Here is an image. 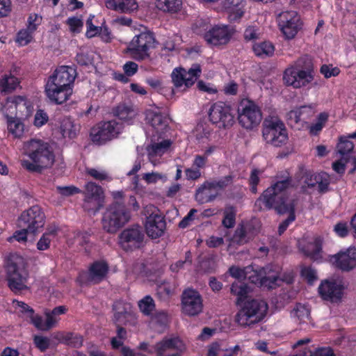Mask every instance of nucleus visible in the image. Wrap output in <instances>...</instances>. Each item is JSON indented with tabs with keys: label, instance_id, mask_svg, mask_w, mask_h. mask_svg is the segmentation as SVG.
<instances>
[{
	"label": "nucleus",
	"instance_id": "f257e3e1",
	"mask_svg": "<svg viewBox=\"0 0 356 356\" xmlns=\"http://www.w3.org/2000/svg\"><path fill=\"white\" fill-rule=\"evenodd\" d=\"M283 179L277 180L275 184L266 189L261 195L256 200L255 206L261 209L263 203L266 209H275L279 214L289 213L288 218L282 221L278 227V233L282 235L289 225L296 220V200L293 199L288 201L286 190L291 186L292 179L288 172Z\"/></svg>",
	"mask_w": 356,
	"mask_h": 356
},
{
	"label": "nucleus",
	"instance_id": "f03ea898",
	"mask_svg": "<svg viewBox=\"0 0 356 356\" xmlns=\"http://www.w3.org/2000/svg\"><path fill=\"white\" fill-rule=\"evenodd\" d=\"M76 76V70L72 67L62 65L56 69L44 86L45 95L51 103L60 105L70 99Z\"/></svg>",
	"mask_w": 356,
	"mask_h": 356
},
{
	"label": "nucleus",
	"instance_id": "7ed1b4c3",
	"mask_svg": "<svg viewBox=\"0 0 356 356\" xmlns=\"http://www.w3.org/2000/svg\"><path fill=\"white\" fill-rule=\"evenodd\" d=\"M26 154L31 161L22 160L23 168L31 172H41L51 167L55 155L50 145L40 139H31L26 144Z\"/></svg>",
	"mask_w": 356,
	"mask_h": 356
},
{
	"label": "nucleus",
	"instance_id": "20e7f679",
	"mask_svg": "<svg viewBox=\"0 0 356 356\" xmlns=\"http://www.w3.org/2000/svg\"><path fill=\"white\" fill-rule=\"evenodd\" d=\"M8 285L15 293L26 289L29 278L27 263L24 258L17 253H10L5 261Z\"/></svg>",
	"mask_w": 356,
	"mask_h": 356
},
{
	"label": "nucleus",
	"instance_id": "39448f33",
	"mask_svg": "<svg viewBox=\"0 0 356 356\" xmlns=\"http://www.w3.org/2000/svg\"><path fill=\"white\" fill-rule=\"evenodd\" d=\"M130 217V213L125 205L115 201L107 207L103 214V229L107 233L115 234L129 222Z\"/></svg>",
	"mask_w": 356,
	"mask_h": 356
},
{
	"label": "nucleus",
	"instance_id": "423d86ee",
	"mask_svg": "<svg viewBox=\"0 0 356 356\" xmlns=\"http://www.w3.org/2000/svg\"><path fill=\"white\" fill-rule=\"evenodd\" d=\"M262 136L266 143L274 147H282L289 139L284 123L276 115H268L264 119L262 124Z\"/></svg>",
	"mask_w": 356,
	"mask_h": 356
},
{
	"label": "nucleus",
	"instance_id": "0eeeda50",
	"mask_svg": "<svg viewBox=\"0 0 356 356\" xmlns=\"http://www.w3.org/2000/svg\"><path fill=\"white\" fill-rule=\"evenodd\" d=\"M268 305L263 300L250 299L244 302L236 315V322L243 327L257 323L266 316Z\"/></svg>",
	"mask_w": 356,
	"mask_h": 356
},
{
	"label": "nucleus",
	"instance_id": "6e6552de",
	"mask_svg": "<svg viewBox=\"0 0 356 356\" xmlns=\"http://www.w3.org/2000/svg\"><path fill=\"white\" fill-rule=\"evenodd\" d=\"M202 74V67L199 63H194L188 71L182 67L175 68L171 73V80L175 88L171 89V95L176 90L184 92L192 87Z\"/></svg>",
	"mask_w": 356,
	"mask_h": 356
},
{
	"label": "nucleus",
	"instance_id": "1a4fd4ad",
	"mask_svg": "<svg viewBox=\"0 0 356 356\" xmlns=\"http://www.w3.org/2000/svg\"><path fill=\"white\" fill-rule=\"evenodd\" d=\"M238 121L245 129L252 130L262 120V112L259 106L253 101L243 99L238 106Z\"/></svg>",
	"mask_w": 356,
	"mask_h": 356
},
{
	"label": "nucleus",
	"instance_id": "9d476101",
	"mask_svg": "<svg viewBox=\"0 0 356 356\" xmlns=\"http://www.w3.org/2000/svg\"><path fill=\"white\" fill-rule=\"evenodd\" d=\"M156 39L152 32L145 31L134 36L127 47V52L136 60L149 57V50L155 47Z\"/></svg>",
	"mask_w": 356,
	"mask_h": 356
},
{
	"label": "nucleus",
	"instance_id": "9b49d317",
	"mask_svg": "<svg viewBox=\"0 0 356 356\" xmlns=\"http://www.w3.org/2000/svg\"><path fill=\"white\" fill-rule=\"evenodd\" d=\"M209 121L218 128L227 129L234 124L235 114L232 106L222 101L213 103L208 111Z\"/></svg>",
	"mask_w": 356,
	"mask_h": 356
},
{
	"label": "nucleus",
	"instance_id": "f8f14e48",
	"mask_svg": "<svg viewBox=\"0 0 356 356\" xmlns=\"http://www.w3.org/2000/svg\"><path fill=\"white\" fill-rule=\"evenodd\" d=\"M81 193L84 197L82 206L84 211L95 214L104 207V194L103 188L95 182H87L84 186V190H81Z\"/></svg>",
	"mask_w": 356,
	"mask_h": 356
},
{
	"label": "nucleus",
	"instance_id": "ddd939ff",
	"mask_svg": "<svg viewBox=\"0 0 356 356\" xmlns=\"http://www.w3.org/2000/svg\"><path fill=\"white\" fill-rule=\"evenodd\" d=\"M121 129L122 125L115 120L100 122L92 128L90 134V139L96 145H104L118 137Z\"/></svg>",
	"mask_w": 356,
	"mask_h": 356
},
{
	"label": "nucleus",
	"instance_id": "4468645a",
	"mask_svg": "<svg viewBox=\"0 0 356 356\" xmlns=\"http://www.w3.org/2000/svg\"><path fill=\"white\" fill-rule=\"evenodd\" d=\"M145 232L138 225L124 229L119 235L120 247L126 252H132L145 245Z\"/></svg>",
	"mask_w": 356,
	"mask_h": 356
},
{
	"label": "nucleus",
	"instance_id": "2eb2a0df",
	"mask_svg": "<svg viewBox=\"0 0 356 356\" xmlns=\"http://www.w3.org/2000/svg\"><path fill=\"white\" fill-rule=\"evenodd\" d=\"M45 222V216L41 207L34 205L24 211L17 219L18 227H26L30 234H35L42 228Z\"/></svg>",
	"mask_w": 356,
	"mask_h": 356
},
{
	"label": "nucleus",
	"instance_id": "dca6fc26",
	"mask_svg": "<svg viewBox=\"0 0 356 356\" xmlns=\"http://www.w3.org/2000/svg\"><path fill=\"white\" fill-rule=\"evenodd\" d=\"M277 22L281 32L287 40L294 38L302 26L300 16L293 10L281 13L277 17Z\"/></svg>",
	"mask_w": 356,
	"mask_h": 356
},
{
	"label": "nucleus",
	"instance_id": "f3484780",
	"mask_svg": "<svg viewBox=\"0 0 356 356\" xmlns=\"http://www.w3.org/2000/svg\"><path fill=\"white\" fill-rule=\"evenodd\" d=\"M232 179L233 177L232 175H227L217 181H205L197 189L195 193V200L200 204L213 201L218 196V193L211 194L210 191L216 188L222 190L232 183Z\"/></svg>",
	"mask_w": 356,
	"mask_h": 356
},
{
	"label": "nucleus",
	"instance_id": "a211bd4d",
	"mask_svg": "<svg viewBox=\"0 0 356 356\" xmlns=\"http://www.w3.org/2000/svg\"><path fill=\"white\" fill-rule=\"evenodd\" d=\"M283 79L287 86L300 88L310 83L314 76L311 70H305L298 66H291L284 70Z\"/></svg>",
	"mask_w": 356,
	"mask_h": 356
},
{
	"label": "nucleus",
	"instance_id": "6ab92c4d",
	"mask_svg": "<svg viewBox=\"0 0 356 356\" xmlns=\"http://www.w3.org/2000/svg\"><path fill=\"white\" fill-rule=\"evenodd\" d=\"M330 262L342 272H350L356 268V248L350 246L330 257Z\"/></svg>",
	"mask_w": 356,
	"mask_h": 356
},
{
	"label": "nucleus",
	"instance_id": "aec40b11",
	"mask_svg": "<svg viewBox=\"0 0 356 356\" xmlns=\"http://www.w3.org/2000/svg\"><path fill=\"white\" fill-rule=\"evenodd\" d=\"M183 312L190 316L198 315L203 309V300L200 293L193 289H185L181 295Z\"/></svg>",
	"mask_w": 356,
	"mask_h": 356
},
{
	"label": "nucleus",
	"instance_id": "412c9836",
	"mask_svg": "<svg viewBox=\"0 0 356 356\" xmlns=\"http://www.w3.org/2000/svg\"><path fill=\"white\" fill-rule=\"evenodd\" d=\"M146 124H148L152 130L153 136H157L161 138L170 129L169 117L161 112L149 110L145 113Z\"/></svg>",
	"mask_w": 356,
	"mask_h": 356
},
{
	"label": "nucleus",
	"instance_id": "4be33fe9",
	"mask_svg": "<svg viewBox=\"0 0 356 356\" xmlns=\"http://www.w3.org/2000/svg\"><path fill=\"white\" fill-rule=\"evenodd\" d=\"M185 350V343L177 336L165 337L156 343V356H180Z\"/></svg>",
	"mask_w": 356,
	"mask_h": 356
},
{
	"label": "nucleus",
	"instance_id": "5701e85b",
	"mask_svg": "<svg viewBox=\"0 0 356 356\" xmlns=\"http://www.w3.org/2000/svg\"><path fill=\"white\" fill-rule=\"evenodd\" d=\"M67 312V308L64 305L56 307L51 311L47 310L44 312L45 321H43L42 316L36 317L34 321L35 327L38 330L47 332L53 328L58 322L60 318L58 316L65 314Z\"/></svg>",
	"mask_w": 356,
	"mask_h": 356
},
{
	"label": "nucleus",
	"instance_id": "b1692460",
	"mask_svg": "<svg viewBox=\"0 0 356 356\" xmlns=\"http://www.w3.org/2000/svg\"><path fill=\"white\" fill-rule=\"evenodd\" d=\"M232 35L228 26H214L206 31L203 38L212 46H220L229 42Z\"/></svg>",
	"mask_w": 356,
	"mask_h": 356
},
{
	"label": "nucleus",
	"instance_id": "393cba45",
	"mask_svg": "<svg viewBox=\"0 0 356 356\" xmlns=\"http://www.w3.org/2000/svg\"><path fill=\"white\" fill-rule=\"evenodd\" d=\"M109 264L105 259L95 260L88 268L87 281L93 284H99L107 277L109 273Z\"/></svg>",
	"mask_w": 356,
	"mask_h": 356
},
{
	"label": "nucleus",
	"instance_id": "a878e982",
	"mask_svg": "<svg viewBox=\"0 0 356 356\" xmlns=\"http://www.w3.org/2000/svg\"><path fill=\"white\" fill-rule=\"evenodd\" d=\"M322 299L331 302L341 300L343 294V287L335 281H322L318 289Z\"/></svg>",
	"mask_w": 356,
	"mask_h": 356
},
{
	"label": "nucleus",
	"instance_id": "bb28decb",
	"mask_svg": "<svg viewBox=\"0 0 356 356\" xmlns=\"http://www.w3.org/2000/svg\"><path fill=\"white\" fill-rule=\"evenodd\" d=\"M145 230L149 237L156 239L163 235L166 229V222L163 216L151 214L146 218Z\"/></svg>",
	"mask_w": 356,
	"mask_h": 356
},
{
	"label": "nucleus",
	"instance_id": "cd10ccee",
	"mask_svg": "<svg viewBox=\"0 0 356 356\" xmlns=\"http://www.w3.org/2000/svg\"><path fill=\"white\" fill-rule=\"evenodd\" d=\"M114 312L113 321L115 323L126 325L134 317L133 307L131 303L119 300L113 305Z\"/></svg>",
	"mask_w": 356,
	"mask_h": 356
},
{
	"label": "nucleus",
	"instance_id": "c85d7f7f",
	"mask_svg": "<svg viewBox=\"0 0 356 356\" xmlns=\"http://www.w3.org/2000/svg\"><path fill=\"white\" fill-rule=\"evenodd\" d=\"M106 6L108 9L120 13H131L138 8L136 0H107Z\"/></svg>",
	"mask_w": 356,
	"mask_h": 356
},
{
	"label": "nucleus",
	"instance_id": "c756f323",
	"mask_svg": "<svg viewBox=\"0 0 356 356\" xmlns=\"http://www.w3.org/2000/svg\"><path fill=\"white\" fill-rule=\"evenodd\" d=\"M323 241L321 237H316L313 242L308 243L302 247V252L312 260L321 257Z\"/></svg>",
	"mask_w": 356,
	"mask_h": 356
},
{
	"label": "nucleus",
	"instance_id": "7c9ffc66",
	"mask_svg": "<svg viewBox=\"0 0 356 356\" xmlns=\"http://www.w3.org/2000/svg\"><path fill=\"white\" fill-rule=\"evenodd\" d=\"M113 115L122 121L130 124L136 115V111L131 106L124 104H120L113 110Z\"/></svg>",
	"mask_w": 356,
	"mask_h": 356
},
{
	"label": "nucleus",
	"instance_id": "2f4dec72",
	"mask_svg": "<svg viewBox=\"0 0 356 356\" xmlns=\"http://www.w3.org/2000/svg\"><path fill=\"white\" fill-rule=\"evenodd\" d=\"M230 291L232 295L237 296L236 305H239L247 298L249 287L246 283L237 280L232 283Z\"/></svg>",
	"mask_w": 356,
	"mask_h": 356
},
{
	"label": "nucleus",
	"instance_id": "473e14b6",
	"mask_svg": "<svg viewBox=\"0 0 356 356\" xmlns=\"http://www.w3.org/2000/svg\"><path fill=\"white\" fill-rule=\"evenodd\" d=\"M254 54L260 58L270 57L275 51L274 45L268 41L255 43L252 47Z\"/></svg>",
	"mask_w": 356,
	"mask_h": 356
},
{
	"label": "nucleus",
	"instance_id": "72a5a7b5",
	"mask_svg": "<svg viewBox=\"0 0 356 356\" xmlns=\"http://www.w3.org/2000/svg\"><path fill=\"white\" fill-rule=\"evenodd\" d=\"M312 113L313 111L311 106H302L295 110L291 111L289 113V116L290 119H293L296 123H298L309 120Z\"/></svg>",
	"mask_w": 356,
	"mask_h": 356
},
{
	"label": "nucleus",
	"instance_id": "f704fd0d",
	"mask_svg": "<svg viewBox=\"0 0 356 356\" xmlns=\"http://www.w3.org/2000/svg\"><path fill=\"white\" fill-rule=\"evenodd\" d=\"M156 7L163 12L176 13L182 6V0H156Z\"/></svg>",
	"mask_w": 356,
	"mask_h": 356
},
{
	"label": "nucleus",
	"instance_id": "c9c22d12",
	"mask_svg": "<svg viewBox=\"0 0 356 356\" xmlns=\"http://www.w3.org/2000/svg\"><path fill=\"white\" fill-rule=\"evenodd\" d=\"M60 341L72 348H80L83 345V337L76 333L65 332L61 334L60 338Z\"/></svg>",
	"mask_w": 356,
	"mask_h": 356
},
{
	"label": "nucleus",
	"instance_id": "e433bc0d",
	"mask_svg": "<svg viewBox=\"0 0 356 356\" xmlns=\"http://www.w3.org/2000/svg\"><path fill=\"white\" fill-rule=\"evenodd\" d=\"M19 81L17 77L12 74H5L0 79V90L3 92H10L15 90Z\"/></svg>",
	"mask_w": 356,
	"mask_h": 356
},
{
	"label": "nucleus",
	"instance_id": "4c0bfd02",
	"mask_svg": "<svg viewBox=\"0 0 356 356\" xmlns=\"http://www.w3.org/2000/svg\"><path fill=\"white\" fill-rule=\"evenodd\" d=\"M60 132L63 138L73 139L76 138V129L74 122L69 118H65L61 121Z\"/></svg>",
	"mask_w": 356,
	"mask_h": 356
},
{
	"label": "nucleus",
	"instance_id": "58836bf2",
	"mask_svg": "<svg viewBox=\"0 0 356 356\" xmlns=\"http://www.w3.org/2000/svg\"><path fill=\"white\" fill-rule=\"evenodd\" d=\"M172 141L169 139H165L159 143L152 144L148 148L149 154L151 156H161L170 147Z\"/></svg>",
	"mask_w": 356,
	"mask_h": 356
},
{
	"label": "nucleus",
	"instance_id": "ea45409f",
	"mask_svg": "<svg viewBox=\"0 0 356 356\" xmlns=\"http://www.w3.org/2000/svg\"><path fill=\"white\" fill-rule=\"evenodd\" d=\"M291 316L298 321V323H306L309 318L310 311L306 306L299 303L296 305L293 311L291 312Z\"/></svg>",
	"mask_w": 356,
	"mask_h": 356
},
{
	"label": "nucleus",
	"instance_id": "a19ab883",
	"mask_svg": "<svg viewBox=\"0 0 356 356\" xmlns=\"http://www.w3.org/2000/svg\"><path fill=\"white\" fill-rule=\"evenodd\" d=\"M8 129L15 137L19 138L24 133V125L18 118L8 117Z\"/></svg>",
	"mask_w": 356,
	"mask_h": 356
},
{
	"label": "nucleus",
	"instance_id": "79ce46f5",
	"mask_svg": "<svg viewBox=\"0 0 356 356\" xmlns=\"http://www.w3.org/2000/svg\"><path fill=\"white\" fill-rule=\"evenodd\" d=\"M138 307L145 316H149L155 310L156 305L152 296L147 295L139 300Z\"/></svg>",
	"mask_w": 356,
	"mask_h": 356
},
{
	"label": "nucleus",
	"instance_id": "37998d69",
	"mask_svg": "<svg viewBox=\"0 0 356 356\" xmlns=\"http://www.w3.org/2000/svg\"><path fill=\"white\" fill-rule=\"evenodd\" d=\"M330 179L327 173L321 172L317 173V179L315 186H317L318 192L320 194H325L330 191Z\"/></svg>",
	"mask_w": 356,
	"mask_h": 356
},
{
	"label": "nucleus",
	"instance_id": "c03bdc74",
	"mask_svg": "<svg viewBox=\"0 0 356 356\" xmlns=\"http://www.w3.org/2000/svg\"><path fill=\"white\" fill-rule=\"evenodd\" d=\"M222 224L226 228L234 227L236 224V210L234 207L229 206L225 208Z\"/></svg>",
	"mask_w": 356,
	"mask_h": 356
},
{
	"label": "nucleus",
	"instance_id": "a18cd8bd",
	"mask_svg": "<svg viewBox=\"0 0 356 356\" xmlns=\"http://www.w3.org/2000/svg\"><path fill=\"white\" fill-rule=\"evenodd\" d=\"M33 32L27 29H22L16 35L15 42L19 46H26L33 40Z\"/></svg>",
	"mask_w": 356,
	"mask_h": 356
},
{
	"label": "nucleus",
	"instance_id": "49530a36",
	"mask_svg": "<svg viewBox=\"0 0 356 356\" xmlns=\"http://www.w3.org/2000/svg\"><path fill=\"white\" fill-rule=\"evenodd\" d=\"M13 302L20 308L21 313L26 314V317L30 319V323L35 327L34 321L36 317L40 316V315L35 314L34 309L24 302L15 300Z\"/></svg>",
	"mask_w": 356,
	"mask_h": 356
},
{
	"label": "nucleus",
	"instance_id": "de8ad7c7",
	"mask_svg": "<svg viewBox=\"0 0 356 356\" xmlns=\"http://www.w3.org/2000/svg\"><path fill=\"white\" fill-rule=\"evenodd\" d=\"M354 149V144L352 141L348 140L346 137H341L339 139V142L337 144V149L338 152L342 155L345 156L349 153H350Z\"/></svg>",
	"mask_w": 356,
	"mask_h": 356
},
{
	"label": "nucleus",
	"instance_id": "09e8293b",
	"mask_svg": "<svg viewBox=\"0 0 356 356\" xmlns=\"http://www.w3.org/2000/svg\"><path fill=\"white\" fill-rule=\"evenodd\" d=\"M232 240L238 245H243L248 242L246 229L243 225H238L233 235Z\"/></svg>",
	"mask_w": 356,
	"mask_h": 356
},
{
	"label": "nucleus",
	"instance_id": "8fccbe9b",
	"mask_svg": "<svg viewBox=\"0 0 356 356\" xmlns=\"http://www.w3.org/2000/svg\"><path fill=\"white\" fill-rule=\"evenodd\" d=\"M282 280L277 275L264 276L260 279V284L268 289H275L280 286Z\"/></svg>",
	"mask_w": 356,
	"mask_h": 356
},
{
	"label": "nucleus",
	"instance_id": "3c124183",
	"mask_svg": "<svg viewBox=\"0 0 356 356\" xmlns=\"http://www.w3.org/2000/svg\"><path fill=\"white\" fill-rule=\"evenodd\" d=\"M300 275L307 280L309 284H313L318 279L316 271L312 266H305L302 268Z\"/></svg>",
	"mask_w": 356,
	"mask_h": 356
},
{
	"label": "nucleus",
	"instance_id": "603ef678",
	"mask_svg": "<svg viewBox=\"0 0 356 356\" xmlns=\"http://www.w3.org/2000/svg\"><path fill=\"white\" fill-rule=\"evenodd\" d=\"M67 24L69 26L71 32L79 33L83 28V22L76 17H71L67 19Z\"/></svg>",
	"mask_w": 356,
	"mask_h": 356
},
{
	"label": "nucleus",
	"instance_id": "864d4df0",
	"mask_svg": "<svg viewBox=\"0 0 356 356\" xmlns=\"http://www.w3.org/2000/svg\"><path fill=\"white\" fill-rule=\"evenodd\" d=\"M33 343L35 347L41 352L46 351L50 346L49 339L40 335H35L33 337Z\"/></svg>",
	"mask_w": 356,
	"mask_h": 356
},
{
	"label": "nucleus",
	"instance_id": "5fc2aeb1",
	"mask_svg": "<svg viewBox=\"0 0 356 356\" xmlns=\"http://www.w3.org/2000/svg\"><path fill=\"white\" fill-rule=\"evenodd\" d=\"M42 17L36 13H31L27 19L26 28L33 33L41 23Z\"/></svg>",
	"mask_w": 356,
	"mask_h": 356
},
{
	"label": "nucleus",
	"instance_id": "6e6d98bb",
	"mask_svg": "<svg viewBox=\"0 0 356 356\" xmlns=\"http://www.w3.org/2000/svg\"><path fill=\"white\" fill-rule=\"evenodd\" d=\"M57 191L63 196H71L81 193V190L74 186H57Z\"/></svg>",
	"mask_w": 356,
	"mask_h": 356
},
{
	"label": "nucleus",
	"instance_id": "4d7b16f0",
	"mask_svg": "<svg viewBox=\"0 0 356 356\" xmlns=\"http://www.w3.org/2000/svg\"><path fill=\"white\" fill-rule=\"evenodd\" d=\"M259 29L255 26H248L244 31L243 36L246 41L255 40L259 38Z\"/></svg>",
	"mask_w": 356,
	"mask_h": 356
},
{
	"label": "nucleus",
	"instance_id": "13d9d810",
	"mask_svg": "<svg viewBox=\"0 0 356 356\" xmlns=\"http://www.w3.org/2000/svg\"><path fill=\"white\" fill-rule=\"evenodd\" d=\"M259 171L257 169H254L252 170L250 178H249V185L250 186V191L253 194H256L257 193V185L259 183Z\"/></svg>",
	"mask_w": 356,
	"mask_h": 356
},
{
	"label": "nucleus",
	"instance_id": "bf43d9fd",
	"mask_svg": "<svg viewBox=\"0 0 356 356\" xmlns=\"http://www.w3.org/2000/svg\"><path fill=\"white\" fill-rule=\"evenodd\" d=\"M49 120L48 115L42 109L36 111L34 117V125L37 127H41L45 124Z\"/></svg>",
	"mask_w": 356,
	"mask_h": 356
},
{
	"label": "nucleus",
	"instance_id": "052dcab7",
	"mask_svg": "<svg viewBox=\"0 0 356 356\" xmlns=\"http://www.w3.org/2000/svg\"><path fill=\"white\" fill-rule=\"evenodd\" d=\"M335 234L341 238H344L348 235L349 229L347 222H339L334 227Z\"/></svg>",
	"mask_w": 356,
	"mask_h": 356
},
{
	"label": "nucleus",
	"instance_id": "680f3d73",
	"mask_svg": "<svg viewBox=\"0 0 356 356\" xmlns=\"http://www.w3.org/2000/svg\"><path fill=\"white\" fill-rule=\"evenodd\" d=\"M321 72L324 75V76L327 79L330 78L332 76H337L340 73V70L337 67L330 68L327 65H323L321 67Z\"/></svg>",
	"mask_w": 356,
	"mask_h": 356
},
{
	"label": "nucleus",
	"instance_id": "e2e57ef3",
	"mask_svg": "<svg viewBox=\"0 0 356 356\" xmlns=\"http://www.w3.org/2000/svg\"><path fill=\"white\" fill-rule=\"evenodd\" d=\"M12 10L10 0H0V18L8 17Z\"/></svg>",
	"mask_w": 356,
	"mask_h": 356
},
{
	"label": "nucleus",
	"instance_id": "0e129e2a",
	"mask_svg": "<svg viewBox=\"0 0 356 356\" xmlns=\"http://www.w3.org/2000/svg\"><path fill=\"white\" fill-rule=\"evenodd\" d=\"M304 184L309 188L315 187V182L317 179V174L312 173L311 171H306L304 173Z\"/></svg>",
	"mask_w": 356,
	"mask_h": 356
},
{
	"label": "nucleus",
	"instance_id": "69168bd1",
	"mask_svg": "<svg viewBox=\"0 0 356 356\" xmlns=\"http://www.w3.org/2000/svg\"><path fill=\"white\" fill-rule=\"evenodd\" d=\"M87 173L98 181L106 180L108 178V174L105 171H99L95 168L88 169Z\"/></svg>",
	"mask_w": 356,
	"mask_h": 356
},
{
	"label": "nucleus",
	"instance_id": "338daca9",
	"mask_svg": "<svg viewBox=\"0 0 356 356\" xmlns=\"http://www.w3.org/2000/svg\"><path fill=\"white\" fill-rule=\"evenodd\" d=\"M20 229L16 231L13 236L10 238H14L18 242H25L27 241V234H30V232L26 227H19Z\"/></svg>",
	"mask_w": 356,
	"mask_h": 356
},
{
	"label": "nucleus",
	"instance_id": "774afa93",
	"mask_svg": "<svg viewBox=\"0 0 356 356\" xmlns=\"http://www.w3.org/2000/svg\"><path fill=\"white\" fill-rule=\"evenodd\" d=\"M50 242L51 238L49 234H43L37 243V248L39 250H46L49 248Z\"/></svg>",
	"mask_w": 356,
	"mask_h": 356
}]
</instances>
